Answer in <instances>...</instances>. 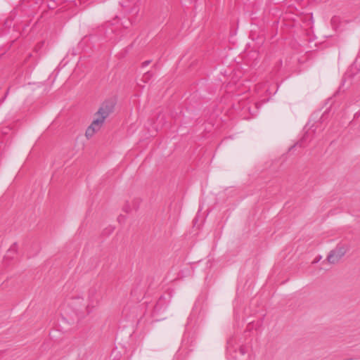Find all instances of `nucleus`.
Listing matches in <instances>:
<instances>
[{
  "label": "nucleus",
  "mask_w": 360,
  "mask_h": 360,
  "mask_svg": "<svg viewBox=\"0 0 360 360\" xmlns=\"http://www.w3.org/2000/svg\"><path fill=\"white\" fill-rule=\"evenodd\" d=\"M349 247L346 244H338L327 255L326 261L330 264H338L347 254Z\"/></svg>",
  "instance_id": "obj_1"
},
{
  "label": "nucleus",
  "mask_w": 360,
  "mask_h": 360,
  "mask_svg": "<svg viewBox=\"0 0 360 360\" xmlns=\"http://www.w3.org/2000/svg\"><path fill=\"white\" fill-rule=\"evenodd\" d=\"M115 103L108 100L102 103L98 110L95 112L94 116L104 121L113 112Z\"/></svg>",
  "instance_id": "obj_2"
},
{
  "label": "nucleus",
  "mask_w": 360,
  "mask_h": 360,
  "mask_svg": "<svg viewBox=\"0 0 360 360\" xmlns=\"http://www.w3.org/2000/svg\"><path fill=\"white\" fill-rule=\"evenodd\" d=\"M104 121L94 115V120L85 131V137L87 139H91L98 132L103 126Z\"/></svg>",
  "instance_id": "obj_3"
}]
</instances>
